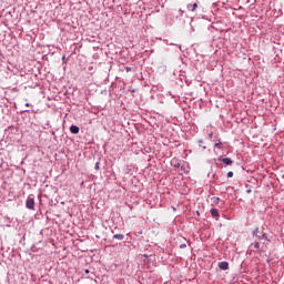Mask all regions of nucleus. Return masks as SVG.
Returning a JSON list of instances; mask_svg holds the SVG:
<instances>
[{"label":"nucleus","instance_id":"nucleus-4","mask_svg":"<svg viewBox=\"0 0 284 284\" xmlns=\"http://www.w3.org/2000/svg\"><path fill=\"white\" fill-rule=\"evenodd\" d=\"M171 165H172V168L179 169V168H181L182 162H181V160H179L178 158H173V159L171 160Z\"/></svg>","mask_w":284,"mask_h":284},{"label":"nucleus","instance_id":"nucleus-8","mask_svg":"<svg viewBox=\"0 0 284 284\" xmlns=\"http://www.w3.org/2000/svg\"><path fill=\"white\" fill-rule=\"evenodd\" d=\"M70 132H71V134H79L80 129H79L78 125L73 124V125L70 126Z\"/></svg>","mask_w":284,"mask_h":284},{"label":"nucleus","instance_id":"nucleus-20","mask_svg":"<svg viewBox=\"0 0 284 284\" xmlns=\"http://www.w3.org/2000/svg\"><path fill=\"white\" fill-rule=\"evenodd\" d=\"M246 194H252V189H247Z\"/></svg>","mask_w":284,"mask_h":284},{"label":"nucleus","instance_id":"nucleus-6","mask_svg":"<svg viewBox=\"0 0 284 284\" xmlns=\"http://www.w3.org/2000/svg\"><path fill=\"white\" fill-rule=\"evenodd\" d=\"M211 216L213 219H216V221H219V217L221 216V214L219 213L217 209H211Z\"/></svg>","mask_w":284,"mask_h":284},{"label":"nucleus","instance_id":"nucleus-21","mask_svg":"<svg viewBox=\"0 0 284 284\" xmlns=\"http://www.w3.org/2000/svg\"><path fill=\"white\" fill-rule=\"evenodd\" d=\"M84 274H90V270H84Z\"/></svg>","mask_w":284,"mask_h":284},{"label":"nucleus","instance_id":"nucleus-10","mask_svg":"<svg viewBox=\"0 0 284 284\" xmlns=\"http://www.w3.org/2000/svg\"><path fill=\"white\" fill-rule=\"evenodd\" d=\"M113 239H115L116 241H123V239H125V235H123V234H114Z\"/></svg>","mask_w":284,"mask_h":284},{"label":"nucleus","instance_id":"nucleus-18","mask_svg":"<svg viewBox=\"0 0 284 284\" xmlns=\"http://www.w3.org/2000/svg\"><path fill=\"white\" fill-rule=\"evenodd\" d=\"M94 169L100 170V163L99 162L95 163Z\"/></svg>","mask_w":284,"mask_h":284},{"label":"nucleus","instance_id":"nucleus-2","mask_svg":"<svg viewBox=\"0 0 284 284\" xmlns=\"http://www.w3.org/2000/svg\"><path fill=\"white\" fill-rule=\"evenodd\" d=\"M251 250H253V252H257L258 254H263V252H265V246H263V243L258 241L251 244Z\"/></svg>","mask_w":284,"mask_h":284},{"label":"nucleus","instance_id":"nucleus-1","mask_svg":"<svg viewBox=\"0 0 284 284\" xmlns=\"http://www.w3.org/2000/svg\"><path fill=\"white\" fill-rule=\"evenodd\" d=\"M253 236H255V239L258 241H270V239H267V234H265V232L258 227L253 231Z\"/></svg>","mask_w":284,"mask_h":284},{"label":"nucleus","instance_id":"nucleus-12","mask_svg":"<svg viewBox=\"0 0 284 284\" xmlns=\"http://www.w3.org/2000/svg\"><path fill=\"white\" fill-rule=\"evenodd\" d=\"M180 168H181L182 172H185V174H187V172H190L187 170V168H185V162H182V165H180Z\"/></svg>","mask_w":284,"mask_h":284},{"label":"nucleus","instance_id":"nucleus-22","mask_svg":"<svg viewBox=\"0 0 284 284\" xmlns=\"http://www.w3.org/2000/svg\"><path fill=\"white\" fill-rule=\"evenodd\" d=\"M24 105H26V108H30L32 104L26 103Z\"/></svg>","mask_w":284,"mask_h":284},{"label":"nucleus","instance_id":"nucleus-15","mask_svg":"<svg viewBox=\"0 0 284 284\" xmlns=\"http://www.w3.org/2000/svg\"><path fill=\"white\" fill-rule=\"evenodd\" d=\"M220 201H221L220 197H213V203L219 204Z\"/></svg>","mask_w":284,"mask_h":284},{"label":"nucleus","instance_id":"nucleus-19","mask_svg":"<svg viewBox=\"0 0 284 284\" xmlns=\"http://www.w3.org/2000/svg\"><path fill=\"white\" fill-rule=\"evenodd\" d=\"M179 12H180V17H183V14H184L185 11H183V10L180 9Z\"/></svg>","mask_w":284,"mask_h":284},{"label":"nucleus","instance_id":"nucleus-24","mask_svg":"<svg viewBox=\"0 0 284 284\" xmlns=\"http://www.w3.org/2000/svg\"><path fill=\"white\" fill-rule=\"evenodd\" d=\"M24 112H30L29 110H26Z\"/></svg>","mask_w":284,"mask_h":284},{"label":"nucleus","instance_id":"nucleus-17","mask_svg":"<svg viewBox=\"0 0 284 284\" xmlns=\"http://www.w3.org/2000/svg\"><path fill=\"white\" fill-rule=\"evenodd\" d=\"M125 72H132V68L131 67H125Z\"/></svg>","mask_w":284,"mask_h":284},{"label":"nucleus","instance_id":"nucleus-16","mask_svg":"<svg viewBox=\"0 0 284 284\" xmlns=\"http://www.w3.org/2000/svg\"><path fill=\"white\" fill-rule=\"evenodd\" d=\"M187 247V244L183 243L180 245V250H185Z\"/></svg>","mask_w":284,"mask_h":284},{"label":"nucleus","instance_id":"nucleus-23","mask_svg":"<svg viewBox=\"0 0 284 284\" xmlns=\"http://www.w3.org/2000/svg\"><path fill=\"white\" fill-rule=\"evenodd\" d=\"M212 136H213V133H209V138L212 139Z\"/></svg>","mask_w":284,"mask_h":284},{"label":"nucleus","instance_id":"nucleus-3","mask_svg":"<svg viewBox=\"0 0 284 284\" xmlns=\"http://www.w3.org/2000/svg\"><path fill=\"white\" fill-rule=\"evenodd\" d=\"M26 207L28 210H34V199L33 197H28L27 199Z\"/></svg>","mask_w":284,"mask_h":284},{"label":"nucleus","instance_id":"nucleus-7","mask_svg":"<svg viewBox=\"0 0 284 284\" xmlns=\"http://www.w3.org/2000/svg\"><path fill=\"white\" fill-rule=\"evenodd\" d=\"M219 267H220V270H230V263H227V262H225V261H223V262H220L219 263Z\"/></svg>","mask_w":284,"mask_h":284},{"label":"nucleus","instance_id":"nucleus-14","mask_svg":"<svg viewBox=\"0 0 284 284\" xmlns=\"http://www.w3.org/2000/svg\"><path fill=\"white\" fill-rule=\"evenodd\" d=\"M232 176H234V172L232 171L227 172V179H232Z\"/></svg>","mask_w":284,"mask_h":284},{"label":"nucleus","instance_id":"nucleus-25","mask_svg":"<svg viewBox=\"0 0 284 284\" xmlns=\"http://www.w3.org/2000/svg\"><path fill=\"white\" fill-rule=\"evenodd\" d=\"M282 179H284V174L282 175Z\"/></svg>","mask_w":284,"mask_h":284},{"label":"nucleus","instance_id":"nucleus-13","mask_svg":"<svg viewBox=\"0 0 284 284\" xmlns=\"http://www.w3.org/2000/svg\"><path fill=\"white\" fill-rule=\"evenodd\" d=\"M199 143H200V148H203V150H206V146L203 145V140H200Z\"/></svg>","mask_w":284,"mask_h":284},{"label":"nucleus","instance_id":"nucleus-11","mask_svg":"<svg viewBox=\"0 0 284 284\" xmlns=\"http://www.w3.org/2000/svg\"><path fill=\"white\" fill-rule=\"evenodd\" d=\"M214 148H217L219 150H223V143L221 142V140H217L215 142Z\"/></svg>","mask_w":284,"mask_h":284},{"label":"nucleus","instance_id":"nucleus-9","mask_svg":"<svg viewBox=\"0 0 284 284\" xmlns=\"http://www.w3.org/2000/svg\"><path fill=\"white\" fill-rule=\"evenodd\" d=\"M187 10H190L191 12H195L196 8H199L197 3H193V4H187L186 6Z\"/></svg>","mask_w":284,"mask_h":284},{"label":"nucleus","instance_id":"nucleus-5","mask_svg":"<svg viewBox=\"0 0 284 284\" xmlns=\"http://www.w3.org/2000/svg\"><path fill=\"white\" fill-rule=\"evenodd\" d=\"M219 161L224 163V165H232V163H234V161H232L230 158H220Z\"/></svg>","mask_w":284,"mask_h":284}]
</instances>
